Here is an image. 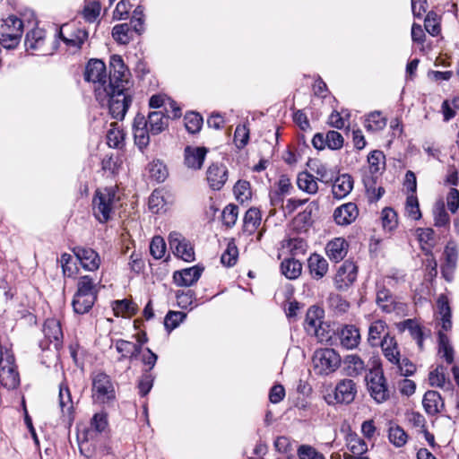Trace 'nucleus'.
<instances>
[{
    "label": "nucleus",
    "instance_id": "1",
    "mask_svg": "<svg viewBox=\"0 0 459 459\" xmlns=\"http://www.w3.org/2000/svg\"><path fill=\"white\" fill-rule=\"evenodd\" d=\"M132 86L114 87L108 85L107 89L108 96L103 99H96L101 105L108 106L109 113L113 118L122 120L132 103L133 91Z\"/></svg>",
    "mask_w": 459,
    "mask_h": 459
},
{
    "label": "nucleus",
    "instance_id": "2",
    "mask_svg": "<svg viewBox=\"0 0 459 459\" xmlns=\"http://www.w3.org/2000/svg\"><path fill=\"white\" fill-rule=\"evenodd\" d=\"M114 187L98 189L92 200V210L95 218L101 223L107 222L118 201Z\"/></svg>",
    "mask_w": 459,
    "mask_h": 459
},
{
    "label": "nucleus",
    "instance_id": "3",
    "mask_svg": "<svg viewBox=\"0 0 459 459\" xmlns=\"http://www.w3.org/2000/svg\"><path fill=\"white\" fill-rule=\"evenodd\" d=\"M91 399L93 403L107 405L116 399V390L110 377L103 372H98L91 377Z\"/></svg>",
    "mask_w": 459,
    "mask_h": 459
},
{
    "label": "nucleus",
    "instance_id": "4",
    "mask_svg": "<svg viewBox=\"0 0 459 459\" xmlns=\"http://www.w3.org/2000/svg\"><path fill=\"white\" fill-rule=\"evenodd\" d=\"M340 354L332 348L317 349L313 354L312 364L316 374L328 376L341 366Z\"/></svg>",
    "mask_w": 459,
    "mask_h": 459
},
{
    "label": "nucleus",
    "instance_id": "5",
    "mask_svg": "<svg viewBox=\"0 0 459 459\" xmlns=\"http://www.w3.org/2000/svg\"><path fill=\"white\" fill-rule=\"evenodd\" d=\"M84 78L94 84L96 99H103L108 96V83H107L108 76L104 62L100 59L90 60L85 68Z\"/></svg>",
    "mask_w": 459,
    "mask_h": 459
},
{
    "label": "nucleus",
    "instance_id": "6",
    "mask_svg": "<svg viewBox=\"0 0 459 459\" xmlns=\"http://www.w3.org/2000/svg\"><path fill=\"white\" fill-rule=\"evenodd\" d=\"M0 384L8 390L16 388L20 384L13 353L2 346H0Z\"/></svg>",
    "mask_w": 459,
    "mask_h": 459
},
{
    "label": "nucleus",
    "instance_id": "7",
    "mask_svg": "<svg viewBox=\"0 0 459 459\" xmlns=\"http://www.w3.org/2000/svg\"><path fill=\"white\" fill-rule=\"evenodd\" d=\"M23 32L22 21L15 16H9L0 25V44L4 48H15Z\"/></svg>",
    "mask_w": 459,
    "mask_h": 459
},
{
    "label": "nucleus",
    "instance_id": "8",
    "mask_svg": "<svg viewBox=\"0 0 459 459\" xmlns=\"http://www.w3.org/2000/svg\"><path fill=\"white\" fill-rule=\"evenodd\" d=\"M366 380L370 395L377 403H384L389 398V390L381 369L370 370Z\"/></svg>",
    "mask_w": 459,
    "mask_h": 459
},
{
    "label": "nucleus",
    "instance_id": "9",
    "mask_svg": "<svg viewBox=\"0 0 459 459\" xmlns=\"http://www.w3.org/2000/svg\"><path fill=\"white\" fill-rule=\"evenodd\" d=\"M109 66L108 85L114 87L116 85L121 87L132 86L130 72L120 56L113 55L110 57Z\"/></svg>",
    "mask_w": 459,
    "mask_h": 459
},
{
    "label": "nucleus",
    "instance_id": "10",
    "mask_svg": "<svg viewBox=\"0 0 459 459\" xmlns=\"http://www.w3.org/2000/svg\"><path fill=\"white\" fill-rule=\"evenodd\" d=\"M169 244L173 254L185 262H193L195 260V250L188 239L181 233L172 231L169 235Z\"/></svg>",
    "mask_w": 459,
    "mask_h": 459
},
{
    "label": "nucleus",
    "instance_id": "11",
    "mask_svg": "<svg viewBox=\"0 0 459 459\" xmlns=\"http://www.w3.org/2000/svg\"><path fill=\"white\" fill-rule=\"evenodd\" d=\"M59 38L74 51H77L88 39V32L84 29L74 28L73 25H63L58 32Z\"/></svg>",
    "mask_w": 459,
    "mask_h": 459
},
{
    "label": "nucleus",
    "instance_id": "12",
    "mask_svg": "<svg viewBox=\"0 0 459 459\" xmlns=\"http://www.w3.org/2000/svg\"><path fill=\"white\" fill-rule=\"evenodd\" d=\"M107 413L104 411L95 413L91 420V427L82 434V437H79L81 452L83 453L85 446H88L89 440L94 439L96 434L101 433L107 429Z\"/></svg>",
    "mask_w": 459,
    "mask_h": 459
},
{
    "label": "nucleus",
    "instance_id": "13",
    "mask_svg": "<svg viewBox=\"0 0 459 459\" xmlns=\"http://www.w3.org/2000/svg\"><path fill=\"white\" fill-rule=\"evenodd\" d=\"M96 296V289H78L73 299L74 311L78 314L87 313L93 306Z\"/></svg>",
    "mask_w": 459,
    "mask_h": 459
},
{
    "label": "nucleus",
    "instance_id": "14",
    "mask_svg": "<svg viewBox=\"0 0 459 459\" xmlns=\"http://www.w3.org/2000/svg\"><path fill=\"white\" fill-rule=\"evenodd\" d=\"M206 179L212 190H221L228 179V169L221 163L211 164L206 171Z\"/></svg>",
    "mask_w": 459,
    "mask_h": 459
},
{
    "label": "nucleus",
    "instance_id": "15",
    "mask_svg": "<svg viewBox=\"0 0 459 459\" xmlns=\"http://www.w3.org/2000/svg\"><path fill=\"white\" fill-rule=\"evenodd\" d=\"M73 252L85 270L92 272L100 267V256L93 249L84 247H75Z\"/></svg>",
    "mask_w": 459,
    "mask_h": 459
},
{
    "label": "nucleus",
    "instance_id": "16",
    "mask_svg": "<svg viewBox=\"0 0 459 459\" xmlns=\"http://www.w3.org/2000/svg\"><path fill=\"white\" fill-rule=\"evenodd\" d=\"M445 263L442 265V274L447 282H451L456 267L458 250L455 242L449 241L444 251Z\"/></svg>",
    "mask_w": 459,
    "mask_h": 459
},
{
    "label": "nucleus",
    "instance_id": "17",
    "mask_svg": "<svg viewBox=\"0 0 459 459\" xmlns=\"http://www.w3.org/2000/svg\"><path fill=\"white\" fill-rule=\"evenodd\" d=\"M208 149L200 146H186L184 151L185 165L191 169H200L204 161Z\"/></svg>",
    "mask_w": 459,
    "mask_h": 459
},
{
    "label": "nucleus",
    "instance_id": "18",
    "mask_svg": "<svg viewBox=\"0 0 459 459\" xmlns=\"http://www.w3.org/2000/svg\"><path fill=\"white\" fill-rule=\"evenodd\" d=\"M149 209L153 213L166 212L173 204L172 196L162 190H154L149 197Z\"/></svg>",
    "mask_w": 459,
    "mask_h": 459
},
{
    "label": "nucleus",
    "instance_id": "19",
    "mask_svg": "<svg viewBox=\"0 0 459 459\" xmlns=\"http://www.w3.org/2000/svg\"><path fill=\"white\" fill-rule=\"evenodd\" d=\"M204 268L195 265L174 273L173 279L179 287H191L195 284L202 275Z\"/></svg>",
    "mask_w": 459,
    "mask_h": 459
},
{
    "label": "nucleus",
    "instance_id": "20",
    "mask_svg": "<svg viewBox=\"0 0 459 459\" xmlns=\"http://www.w3.org/2000/svg\"><path fill=\"white\" fill-rule=\"evenodd\" d=\"M356 384L351 379L341 380L335 387L334 398L340 403H351L356 396Z\"/></svg>",
    "mask_w": 459,
    "mask_h": 459
},
{
    "label": "nucleus",
    "instance_id": "21",
    "mask_svg": "<svg viewBox=\"0 0 459 459\" xmlns=\"http://www.w3.org/2000/svg\"><path fill=\"white\" fill-rule=\"evenodd\" d=\"M359 215V210L354 203H347L337 207L333 212L334 221L341 226L352 223Z\"/></svg>",
    "mask_w": 459,
    "mask_h": 459
},
{
    "label": "nucleus",
    "instance_id": "22",
    "mask_svg": "<svg viewBox=\"0 0 459 459\" xmlns=\"http://www.w3.org/2000/svg\"><path fill=\"white\" fill-rule=\"evenodd\" d=\"M134 142L136 145L143 149L149 144L151 134L147 126V121L144 116L138 114L134 119L133 124Z\"/></svg>",
    "mask_w": 459,
    "mask_h": 459
},
{
    "label": "nucleus",
    "instance_id": "23",
    "mask_svg": "<svg viewBox=\"0 0 459 459\" xmlns=\"http://www.w3.org/2000/svg\"><path fill=\"white\" fill-rule=\"evenodd\" d=\"M45 338L49 343H52L56 350H58L62 344L63 332L58 320L48 318L43 325Z\"/></svg>",
    "mask_w": 459,
    "mask_h": 459
},
{
    "label": "nucleus",
    "instance_id": "24",
    "mask_svg": "<svg viewBox=\"0 0 459 459\" xmlns=\"http://www.w3.org/2000/svg\"><path fill=\"white\" fill-rule=\"evenodd\" d=\"M349 244L343 238H334L326 244L325 253L331 261L338 263L346 256Z\"/></svg>",
    "mask_w": 459,
    "mask_h": 459
},
{
    "label": "nucleus",
    "instance_id": "25",
    "mask_svg": "<svg viewBox=\"0 0 459 459\" xmlns=\"http://www.w3.org/2000/svg\"><path fill=\"white\" fill-rule=\"evenodd\" d=\"M318 210L316 201L310 202L305 210L293 219V227L299 231H306L313 223V214Z\"/></svg>",
    "mask_w": 459,
    "mask_h": 459
},
{
    "label": "nucleus",
    "instance_id": "26",
    "mask_svg": "<svg viewBox=\"0 0 459 459\" xmlns=\"http://www.w3.org/2000/svg\"><path fill=\"white\" fill-rule=\"evenodd\" d=\"M338 337L341 345L347 350L356 348L360 341L359 329L350 325H344L338 331Z\"/></svg>",
    "mask_w": 459,
    "mask_h": 459
},
{
    "label": "nucleus",
    "instance_id": "27",
    "mask_svg": "<svg viewBox=\"0 0 459 459\" xmlns=\"http://www.w3.org/2000/svg\"><path fill=\"white\" fill-rule=\"evenodd\" d=\"M385 168V156L383 152L375 150L368 155V168L364 170L368 176L378 178Z\"/></svg>",
    "mask_w": 459,
    "mask_h": 459
},
{
    "label": "nucleus",
    "instance_id": "28",
    "mask_svg": "<svg viewBox=\"0 0 459 459\" xmlns=\"http://www.w3.org/2000/svg\"><path fill=\"white\" fill-rule=\"evenodd\" d=\"M358 267L351 261H345L338 269L336 281L340 287H349L357 279Z\"/></svg>",
    "mask_w": 459,
    "mask_h": 459
},
{
    "label": "nucleus",
    "instance_id": "29",
    "mask_svg": "<svg viewBox=\"0 0 459 459\" xmlns=\"http://www.w3.org/2000/svg\"><path fill=\"white\" fill-rule=\"evenodd\" d=\"M352 188V178L348 174H342L334 180L332 186V193L334 198L342 199L351 193Z\"/></svg>",
    "mask_w": 459,
    "mask_h": 459
},
{
    "label": "nucleus",
    "instance_id": "30",
    "mask_svg": "<svg viewBox=\"0 0 459 459\" xmlns=\"http://www.w3.org/2000/svg\"><path fill=\"white\" fill-rule=\"evenodd\" d=\"M147 126L151 134H159L169 126V117L161 111L150 112L148 115Z\"/></svg>",
    "mask_w": 459,
    "mask_h": 459
},
{
    "label": "nucleus",
    "instance_id": "31",
    "mask_svg": "<svg viewBox=\"0 0 459 459\" xmlns=\"http://www.w3.org/2000/svg\"><path fill=\"white\" fill-rule=\"evenodd\" d=\"M323 310L317 307H311L307 312L305 329L309 334L318 336V328L322 324Z\"/></svg>",
    "mask_w": 459,
    "mask_h": 459
},
{
    "label": "nucleus",
    "instance_id": "32",
    "mask_svg": "<svg viewBox=\"0 0 459 459\" xmlns=\"http://www.w3.org/2000/svg\"><path fill=\"white\" fill-rule=\"evenodd\" d=\"M423 407L429 415H435L444 407L441 395L437 391H428L422 400Z\"/></svg>",
    "mask_w": 459,
    "mask_h": 459
},
{
    "label": "nucleus",
    "instance_id": "33",
    "mask_svg": "<svg viewBox=\"0 0 459 459\" xmlns=\"http://www.w3.org/2000/svg\"><path fill=\"white\" fill-rule=\"evenodd\" d=\"M381 348L385 357L392 363H399L401 359L400 351L398 345L394 337L388 334L383 337L381 342Z\"/></svg>",
    "mask_w": 459,
    "mask_h": 459
},
{
    "label": "nucleus",
    "instance_id": "34",
    "mask_svg": "<svg viewBox=\"0 0 459 459\" xmlns=\"http://www.w3.org/2000/svg\"><path fill=\"white\" fill-rule=\"evenodd\" d=\"M261 224V212L257 208H249L244 216L243 231L248 235L254 234Z\"/></svg>",
    "mask_w": 459,
    "mask_h": 459
},
{
    "label": "nucleus",
    "instance_id": "35",
    "mask_svg": "<svg viewBox=\"0 0 459 459\" xmlns=\"http://www.w3.org/2000/svg\"><path fill=\"white\" fill-rule=\"evenodd\" d=\"M308 268L313 277L320 279L328 271V263L322 255L313 254L308 258Z\"/></svg>",
    "mask_w": 459,
    "mask_h": 459
},
{
    "label": "nucleus",
    "instance_id": "36",
    "mask_svg": "<svg viewBox=\"0 0 459 459\" xmlns=\"http://www.w3.org/2000/svg\"><path fill=\"white\" fill-rule=\"evenodd\" d=\"M297 185L301 191L308 195H316L318 191V185L315 176L307 171L300 172L298 175Z\"/></svg>",
    "mask_w": 459,
    "mask_h": 459
},
{
    "label": "nucleus",
    "instance_id": "37",
    "mask_svg": "<svg viewBox=\"0 0 459 459\" xmlns=\"http://www.w3.org/2000/svg\"><path fill=\"white\" fill-rule=\"evenodd\" d=\"M149 105L153 108H160L161 106H165L166 108H168V107L172 109V116L174 118L179 117L181 116V110L179 107L177 106V103L166 96L160 94L152 96ZM166 110L169 112L168 109Z\"/></svg>",
    "mask_w": 459,
    "mask_h": 459
},
{
    "label": "nucleus",
    "instance_id": "38",
    "mask_svg": "<svg viewBox=\"0 0 459 459\" xmlns=\"http://www.w3.org/2000/svg\"><path fill=\"white\" fill-rule=\"evenodd\" d=\"M344 371L349 377H356L365 370L364 361L358 355H348L344 359Z\"/></svg>",
    "mask_w": 459,
    "mask_h": 459
},
{
    "label": "nucleus",
    "instance_id": "39",
    "mask_svg": "<svg viewBox=\"0 0 459 459\" xmlns=\"http://www.w3.org/2000/svg\"><path fill=\"white\" fill-rule=\"evenodd\" d=\"M399 328L402 331H408L411 336L416 340L419 348H423V337L424 333L420 325L412 319H407L399 325Z\"/></svg>",
    "mask_w": 459,
    "mask_h": 459
},
{
    "label": "nucleus",
    "instance_id": "40",
    "mask_svg": "<svg viewBox=\"0 0 459 459\" xmlns=\"http://www.w3.org/2000/svg\"><path fill=\"white\" fill-rule=\"evenodd\" d=\"M59 406L64 416H66L69 420H72V414L74 411V403L71 398V393L67 386L63 385L59 388Z\"/></svg>",
    "mask_w": 459,
    "mask_h": 459
},
{
    "label": "nucleus",
    "instance_id": "41",
    "mask_svg": "<svg viewBox=\"0 0 459 459\" xmlns=\"http://www.w3.org/2000/svg\"><path fill=\"white\" fill-rule=\"evenodd\" d=\"M281 273L290 280L297 279L302 271V264L294 258L284 259L281 264Z\"/></svg>",
    "mask_w": 459,
    "mask_h": 459
},
{
    "label": "nucleus",
    "instance_id": "42",
    "mask_svg": "<svg viewBox=\"0 0 459 459\" xmlns=\"http://www.w3.org/2000/svg\"><path fill=\"white\" fill-rule=\"evenodd\" d=\"M378 178H374L372 176H368L367 173L362 176V181L366 187L368 196L371 202H376L379 200L385 193V190L382 186L377 187V179Z\"/></svg>",
    "mask_w": 459,
    "mask_h": 459
},
{
    "label": "nucleus",
    "instance_id": "43",
    "mask_svg": "<svg viewBox=\"0 0 459 459\" xmlns=\"http://www.w3.org/2000/svg\"><path fill=\"white\" fill-rule=\"evenodd\" d=\"M112 307L117 316H132L136 314L138 309L135 303L126 299L114 301Z\"/></svg>",
    "mask_w": 459,
    "mask_h": 459
},
{
    "label": "nucleus",
    "instance_id": "44",
    "mask_svg": "<svg viewBox=\"0 0 459 459\" xmlns=\"http://www.w3.org/2000/svg\"><path fill=\"white\" fill-rule=\"evenodd\" d=\"M116 350L122 358H135L141 352L140 345L126 340H117L115 343Z\"/></svg>",
    "mask_w": 459,
    "mask_h": 459
},
{
    "label": "nucleus",
    "instance_id": "45",
    "mask_svg": "<svg viewBox=\"0 0 459 459\" xmlns=\"http://www.w3.org/2000/svg\"><path fill=\"white\" fill-rule=\"evenodd\" d=\"M386 325L385 322L381 320H377L373 322L368 329V341L371 346H377L381 344L382 335H386L385 333Z\"/></svg>",
    "mask_w": 459,
    "mask_h": 459
},
{
    "label": "nucleus",
    "instance_id": "46",
    "mask_svg": "<svg viewBox=\"0 0 459 459\" xmlns=\"http://www.w3.org/2000/svg\"><path fill=\"white\" fill-rule=\"evenodd\" d=\"M45 40V31L39 28H35L29 31L25 39L27 50H37L41 48Z\"/></svg>",
    "mask_w": 459,
    "mask_h": 459
},
{
    "label": "nucleus",
    "instance_id": "47",
    "mask_svg": "<svg viewBox=\"0 0 459 459\" xmlns=\"http://www.w3.org/2000/svg\"><path fill=\"white\" fill-rule=\"evenodd\" d=\"M101 4L98 0H86L82 14L88 22H94L100 14Z\"/></svg>",
    "mask_w": 459,
    "mask_h": 459
},
{
    "label": "nucleus",
    "instance_id": "48",
    "mask_svg": "<svg viewBox=\"0 0 459 459\" xmlns=\"http://www.w3.org/2000/svg\"><path fill=\"white\" fill-rule=\"evenodd\" d=\"M434 225L436 227H446L450 224V216L446 212L442 200L437 201L433 208Z\"/></svg>",
    "mask_w": 459,
    "mask_h": 459
},
{
    "label": "nucleus",
    "instance_id": "49",
    "mask_svg": "<svg viewBox=\"0 0 459 459\" xmlns=\"http://www.w3.org/2000/svg\"><path fill=\"white\" fill-rule=\"evenodd\" d=\"M278 190L271 195V202L273 205L282 203V195H288L292 188L290 179L286 176H281L278 181Z\"/></svg>",
    "mask_w": 459,
    "mask_h": 459
},
{
    "label": "nucleus",
    "instance_id": "50",
    "mask_svg": "<svg viewBox=\"0 0 459 459\" xmlns=\"http://www.w3.org/2000/svg\"><path fill=\"white\" fill-rule=\"evenodd\" d=\"M438 352L446 360L447 363L451 364L454 361V349L449 342L447 335L443 333L441 331L438 333Z\"/></svg>",
    "mask_w": 459,
    "mask_h": 459
},
{
    "label": "nucleus",
    "instance_id": "51",
    "mask_svg": "<svg viewBox=\"0 0 459 459\" xmlns=\"http://www.w3.org/2000/svg\"><path fill=\"white\" fill-rule=\"evenodd\" d=\"M386 119L380 112L375 111L370 113L365 121V127L368 131L377 132L385 128Z\"/></svg>",
    "mask_w": 459,
    "mask_h": 459
},
{
    "label": "nucleus",
    "instance_id": "52",
    "mask_svg": "<svg viewBox=\"0 0 459 459\" xmlns=\"http://www.w3.org/2000/svg\"><path fill=\"white\" fill-rule=\"evenodd\" d=\"M388 439L396 447L403 446L408 440V435L398 425L391 426L388 429Z\"/></svg>",
    "mask_w": 459,
    "mask_h": 459
},
{
    "label": "nucleus",
    "instance_id": "53",
    "mask_svg": "<svg viewBox=\"0 0 459 459\" xmlns=\"http://www.w3.org/2000/svg\"><path fill=\"white\" fill-rule=\"evenodd\" d=\"M274 446L276 450L282 455L281 459H298L295 455L290 454L293 449L288 437H279L274 442Z\"/></svg>",
    "mask_w": 459,
    "mask_h": 459
},
{
    "label": "nucleus",
    "instance_id": "54",
    "mask_svg": "<svg viewBox=\"0 0 459 459\" xmlns=\"http://www.w3.org/2000/svg\"><path fill=\"white\" fill-rule=\"evenodd\" d=\"M113 39L119 44H127L131 39L130 28L127 23L117 24L112 30Z\"/></svg>",
    "mask_w": 459,
    "mask_h": 459
},
{
    "label": "nucleus",
    "instance_id": "55",
    "mask_svg": "<svg viewBox=\"0 0 459 459\" xmlns=\"http://www.w3.org/2000/svg\"><path fill=\"white\" fill-rule=\"evenodd\" d=\"M233 191L236 199L240 203H244L251 198L250 184L247 181L238 180L235 184Z\"/></svg>",
    "mask_w": 459,
    "mask_h": 459
},
{
    "label": "nucleus",
    "instance_id": "56",
    "mask_svg": "<svg viewBox=\"0 0 459 459\" xmlns=\"http://www.w3.org/2000/svg\"><path fill=\"white\" fill-rule=\"evenodd\" d=\"M150 253L155 259H161L166 254V243L162 237L154 236L150 243Z\"/></svg>",
    "mask_w": 459,
    "mask_h": 459
},
{
    "label": "nucleus",
    "instance_id": "57",
    "mask_svg": "<svg viewBox=\"0 0 459 459\" xmlns=\"http://www.w3.org/2000/svg\"><path fill=\"white\" fill-rule=\"evenodd\" d=\"M405 212L407 216L412 220L417 221L421 218L419 201L415 195H410L407 196Z\"/></svg>",
    "mask_w": 459,
    "mask_h": 459
},
{
    "label": "nucleus",
    "instance_id": "58",
    "mask_svg": "<svg viewBox=\"0 0 459 459\" xmlns=\"http://www.w3.org/2000/svg\"><path fill=\"white\" fill-rule=\"evenodd\" d=\"M203 125V117L195 112H190L185 116V126L191 134L199 132Z\"/></svg>",
    "mask_w": 459,
    "mask_h": 459
},
{
    "label": "nucleus",
    "instance_id": "59",
    "mask_svg": "<svg viewBox=\"0 0 459 459\" xmlns=\"http://www.w3.org/2000/svg\"><path fill=\"white\" fill-rule=\"evenodd\" d=\"M238 251L233 242H230L226 250L222 253L221 262L222 264L230 267L233 266L238 260Z\"/></svg>",
    "mask_w": 459,
    "mask_h": 459
},
{
    "label": "nucleus",
    "instance_id": "60",
    "mask_svg": "<svg viewBox=\"0 0 459 459\" xmlns=\"http://www.w3.org/2000/svg\"><path fill=\"white\" fill-rule=\"evenodd\" d=\"M348 447L352 454L359 455L366 453L368 450L367 443L357 435H351L350 437Z\"/></svg>",
    "mask_w": 459,
    "mask_h": 459
},
{
    "label": "nucleus",
    "instance_id": "61",
    "mask_svg": "<svg viewBox=\"0 0 459 459\" xmlns=\"http://www.w3.org/2000/svg\"><path fill=\"white\" fill-rule=\"evenodd\" d=\"M178 305L184 309L190 307L194 303V292L192 289H182L178 291L177 295Z\"/></svg>",
    "mask_w": 459,
    "mask_h": 459
},
{
    "label": "nucleus",
    "instance_id": "62",
    "mask_svg": "<svg viewBox=\"0 0 459 459\" xmlns=\"http://www.w3.org/2000/svg\"><path fill=\"white\" fill-rule=\"evenodd\" d=\"M149 171L151 177L159 182L164 181L168 176L165 165L159 160L153 161L150 164Z\"/></svg>",
    "mask_w": 459,
    "mask_h": 459
},
{
    "label": "nucleus",
    "instance_id": "63",
    "mask_svg": "<svg viewBox=\"0 0 459 459\" xmlns=\"http://www.w3.org/2000/svg\"><path fill=\"white\" fill-rule=\"evenodd\" d=\"M108 131L107 142L109 147L118 148L124 140V133L118 127L114 126Z\"/></svg>",
    "mask_w": 459,
    "mask_h": 459
},
{
    "label": "nucleus",
    "instance_id": "64",
    "mask_svg": "<svg viewBox=\"0 0 459 459\" xmlns=\"http://www.w3.org/2000/svg\"><path fill=\"white\" fill-rule=\"evenodd\" d=\"M298 455L299 459H325L323 454L307 445H302L299 447Z\"/></svg>",
    "mask_w": 459,
    "mask_h": 459
}]
</instances>
